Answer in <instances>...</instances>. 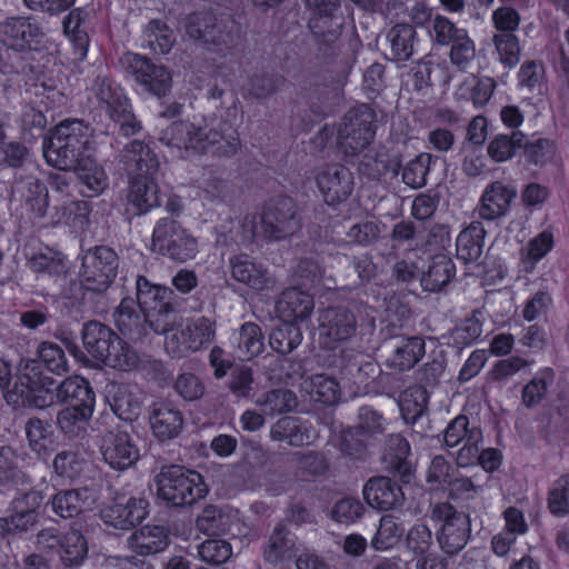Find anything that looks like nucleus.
<instances>
[{"label": "nucleus", "instance_id": "5", "mask_svg": "<svg viewBox=\"0 0 569 569\" xmlns=\"http://www.w3.org/2000/svg\"><path fill=\"white\" fill-rule=\"evenodd\" d=\"M154 481L157 496L174 507L191 505L208 492L200 473L179 466L162 468Z\"/></svg>", "mask_w": 569, "mask_h": 569}, {"label": "nucleus", "instance_id": "10", "mask_svg": "<svg viewBox=\"0 0 569 569\" xmlns=\"http://www.w3.org/2000/svg\"><path fill=\"white\" fill-rule=\"evenodd\" d=\"M432 513L437 522V538L441 549L449 555L462 550L471 533L469 516L448 503L436 506Z\"/></svg>", "mask_w": 569, "mask_h": 569}, {"label": "nucleus", "instance_id": "32", "mask_svg": "<svg viewBox=\"0 0 569 569\" xmlns=\"http://www.w3.org/2000/svg\"><path fill=\"white\" fill-rule=\"evenodd\" d=\"M129 546L140 555L157 553L167 548L168 536L162 527L146 526L131 535Z\"/></svg>", "mask_w": 569, "mask_h": 569}, {"label": "nucleus", "instance_id": "4", "mask_svg": "<svg viewBox=\"0 0 569 569\" xmlns=\"http://www.w3.org/2000/svg\"><path fill=\"white\" fill-rule=\"evenodd\" d=\"M159 141L167 147L192 150L196 153L212 152L218 156L234 154L239 140L232 137L226 140L223 136L212 129L196 127L188 121H173L167 128L160 130Z\"/></svg>", "mask_w": 569, "mask_h": 569}, {"label": "nucleus", "instance_id": "39", "mask_svg": "<svg viewBox=\"0 0 569 569\" xmlns=\"http://www.w3.org/2000/svg\"><path fill=\"white\" fill-rule=\"evenodd\" d=\"M301 387L316 401L333 405L341 399L339 383L325 375H316L306 379Z\"/></svg>", "mask_w": 569, "mask_h": 569}, {"label": "nucleus", "instance_id": "2", "mask_svg": "<svg viewBox=\"0 0 569 569\" xmlns=\"http://www.w3.org/2000/svg\"><path fill=\"white\" fill-rule=\"evenodd\" d=\"M93 130L79 119H66L43 139L47 162L61 171H73L78 178H97L99 167L91 156Z\"/></svg>", "mask_w": 569, "mask_h": 569}, {"label": "nucleus", "instance_id": "12", "mask_svg": "<svg viewBox=\"0 0 569 569\" xmlns=\"http://www.w3.org/2000/svg\"><path fill=\"white\" fill-rule=\"evenodd\" d=\"M216 335L213 322L206 317L181 321L180 331L168 336L166 351L172 357H183L210 343Z\"/></svg>", "mask_w": 569, "mask_h": 569}, {"label": "nucleus", "instance_id": "16", "mask_svg": "<svg viewBox=\"0 0 569 569\" xmlns=\"http://www.w3.org/2000/svg\"><path fill=\"white\" fill-rule=\"evenodd\" d=\"M46 495L43 490L32 489L12 500V515L0 519V536L21 533L37 522V509Z\"/></svg>", "mask_w": 569, "mask_h": 569}, {"label": "nucleus", "instance_id": "36", "mask_svg": "<svg viewBox=\"0 0 569 569\" xmlns=\"http://www.w3.org/2000/svg\"><path fill=\"white\" fill-rule=\"evenodd\" d=\"M171 295L170 289L152 284L143 277L137 280V302L144 315L164 308L170 303Z\"/></svg>", "mask_w": 569, "mask_h": 569}, {"label": "nucleus", "instance_id": "43", "mask_svg": "<svg viewBox=\"0 0 569 569\" xmlns=\"http://www.w3.org/2000/svg\"><path fill=\"white\" fill-rule=\"evenodd\" d=\"M18 457L9 447L0 449V485L20 489L29 483V478L17 468Z\"/></svg>", "mask_w": 569, "mask_h": 569}, {"label": "nucleus", "instance_id": "40", "mask_svg": "<svg viewBox=\"0 0 569 569\" xmlns=\"http://www.w3.org/2000/svg\"><path fill=\"white\" fill-rule=\"evenodd\" d=\"M402 527L392 516L380 518L379 527L371 538L370 546L373 550L386 552L392 550L401 540Z\"/></svg>", "mask_w": 569, "mask_h": 569}, {"label": "nucleus", "instance_id": "19", "mask_svg": "<svg viewBox=\"0 0 569 569\" xmlns=\"http://www.w3.org/2000/svg\"><path fill=\"white\" fill-rule=\"evenodd\" d=\"M319 339L326 348L348 339L355 332V318L345 309H327L319 316Z\"/></svg>", "mask_w": 569, "mask_h": 569}, {"label": "nucleus", "instance_id": "42", "mask_svg": "<svg viewBox=\"0 0 569 569\" xmlns=\"http://www.w3.org/2000/svg\"><path fill=\"white\" fill-rule=\"evenodd\" d=\"M428 402L427 391L421 387H411L399 396L398 406L403 420L415 422L425 412Z\"/></svg>", "mask_w": 569, "mask_h": 569}, {"label": "nucleus", "instance_id": "60", "mask_svg": "<svg viewBox=\"0 0 569 569\" xmlns=\"http://www.w3.org/2000/svg\"><path fill=\"white\" fill-rule=\"evenodd\" d=\"M548 507L557 516L569 515V475L558 479L549 492Z\"/></svg>", "mask_w": 569, "mask_h": 569}, {"label": "nucleus", "instance_id": "46", "mask_svg": "<svg viewBox=\"0 0 569 569\" xmlns=\"http://www.w3.org/2000/svg\"><path fill=\"white\" fill-rule=\"evenodd\" d=\"M526 137L522 132L516 131L511 136L498 134L488 146V154L497 162L511 158L516 151L522 148Z\"/></svg>", "mask_w": 569, "mask_h": 569}, {"label": "nucleus", "instance_id": "51", "mask_svg": "<svg viewBox=\"0 0 569 569\" xmlns=\"http://www.w3.org/2000/svg\"><path fill=\"white\" fill-rule=\"evenodd\" d=\"M343 17L338 11L320 12L310 19L309 28L315 38L340 37Z\"/></svg>", "mask_w": 569, "mask_h": 569}, {"label": "nucleus", "instance_id": "45", "mask_svg": "<svg viewBox=\"0 0 569 569\" xmlns=\"http://www.w3.org/2000/svg\"><path fill=\"white\" fill-rule=\"evenodd\" d=\"M283 79L268 72H258L250 77L244 90L246 94L256 99L264 100L274 94Z\"/></svg>", "mask_w": 569, "mask_h": 569}, {"label": "nucleus", "instance_id": "31", "mask_svg": "<svg viewBox=\"0 0 569 569\" xmlns=\"http://www.w3.org/2000/svg\"><path fill=\"white\" fill-rule=\"evenodd\" d=\"M485 233L480 223H472L462 230L456 240L458 259L465 262L477 261L483 251Z\"/></svg>", "mask_w": 569, "mask_h": 569}, {"label": "nucleus", "instance_id": "27", "mask_svg": "<svg viewBox=\"0 0 569 569\" xmlns=\"http://www.w3.org/2000/svg\"><path fill=\"white\" fill-rule=\"evenodd\" d=\"M161 189L157 180H132L128 194V211L142 214L160 204Z\"/></svg>", "mask_w": 569, "mask_h": 569}, {"label": "nucleus", "instance_id": "48", "mask_svg": "<svg viewBox=\"0 0 569 569\" xmlns=\"http://www.w3.org/2000/svg\"><path fill=\"white\" fill-rule=\"evenodd\" d=\"M144 318L156 332L164 335L166 338L172 332L180 331V318L173 311L170 303L166 305L164 308H159L144 315ZM166 341L167 339H164Z\"/></svg>", "mask_w": 569, "mask_h": 569}, {"label": "nucleus", "instance_id": "38", "mask_svg": "<svg viewBox=\"0 0 569 569\" xmlns=\"http://www.w3.org/2000/svg\"><path fill=\"white\" fill-rule=\"evenodd\" d=\"M456 273L455 263L447 256H437L421 278L425 290L433 292L449 283Z\"/></svg>", "mask_w": 569, "mask_h": 569}, {"label": "nucleus", "instance_id": "54", "mask_svg": "<svg viewBox=\"0 0 569 569\" xmlns=\"http://www.w3.org/2000/svg\"><path fill=\"white\" fill-rule=\"evenodd\" d=\"M293 541L284 532L283 528H276L270 537L269 545L264 549V558L271 563L290 559L292 557Z\"/></svg>", "mask_w": 569, "mask_h": 569}, {"label": "nucleus", "instance_id": "33", "mask_svg": "<svg viewBox=\"0 0 569 569\" xmlns=\"http://www.w3.org/2000/svg\"><path fill=\"white\" fill-rule=\"evenodd\" d=\"M26 437L29 448L38 457H47L56 448V439L52 427L40 419H30L26 423Z\"/></svg>", "mask_w": 569, "mask_h": 569}, {"label": "nucleus", "instance_id": "61", "mask_svg": "<svg viewBox=\"0 0 569 569\" xmlns=\"http://www.w3.org/2000/svg\"><path fill=\"white\" fill-rule=\"evenodd\" d=\"M363 510V506L359 500L345 498L335 503L330 516L338 523L351 525L361 518Z\"/></svg>", "mask_w": 569, "mask_h": 569}, {"label": "nucleus", "instance_id": "30", "mask_svg": "<svg viewBox=\"0 0 569 569\" xmlns=\"http://www.w3.org/2000/svg\"><path fill=\"white\" fill-rule=\"evenodd\" d=\"M555 246V232L547 228L529 240L520 251V267L525 272H532L537 263L545 258Z\"/></svg>", "mask_w": 569, "mask_h": 569}, {"label": "nucleus", "instance_id": "49", "mask_svg": "<svg viewBox=\"0 0 569 569\" xmlns=\"http://www.w3.org/2000/svg\"><path fill=\"white\" fill-rule=\"evenodd\" d=\"M144 36L150 48L161 54L169 52L174 41L172 30L159 19H153L147 24Z\"/></svg>", "mask_w": 569, "mask_h": 569}, {"label": "nucleus", "instance_id": "1", "mask_svg": "<svg viewBox=\"0 0 569 569\" xmlns=\"http://www.w3.org/2000/svg\"><path fill=\"white\" fill-rule=\"evenodd\" d=\"M8 405L14 408H47L59 401L67 406L94 407L96 396L88 380L80 376H71L59 386L53 379L44 376L38 362L23 359L19 363L13 387L4 393Z\"/></svg>", "mask_w": 569, "mask_h": 569}, {"label": "nucleus", "instance_id": "34", "mask_svg": "<svg viewBox=\"0 0 569 569\" xmlns=\"http://www.w3.org/2000/svg\"><path fill=\"white\" fill-rule=\"evenodd\" d=\"M270 437L274 441H283L290 446H303L310 443L313 435L297 419L286 417L272 426Z\"/></svg>", "mask_w": 569, "mask_h": 569}, {"label": "nucleus", "instance_id": "7", "mask_svg": "<svg viewBox=\"0 0 569 569\" xmlns=\"http://www.w3.org/2000/svg\"><path fill=\"white\" fill-rule=\"evenodd\" d=\"M243 228L252 237L280 240L298 231L300 222L295 203L290 199H283L269 207L262 216L247 218Z\"/></svg>", "mask_w": 569, "mask_h": 569}, {"label": "nucleus", "instance_id": "9", "mask_svg": "<svg viewBox=\"0 0 569 569\" xmlns=\"http://www.w3.org/2000/svg\"><path fill=\"white\" fill-rule=\"evenodd\" d=\"M233 23L218 20L211 13H192L184 23L186 33L208 46L209 50L224 54L237 42Z\"/></svg>", "mask_w": 569, "mask_h": 569}, {"label": "nucleus", "instance_id": "37", "mask_svg": "<svg viewBox=\"0 0 569 569\" xmlns=\"http://www.w3.org/2000/svg\"><path fill=\"white\" fill-rule=\"evenodd\" d=\"M443 163L445 160L440 157H433L430 153L422 152L407 162L405 167H402L401 161L397 159L391 160L389 166L391 172L396 176L402 172V178H426L428 173L435 174L436 168H441Z\"/></svg>", "mask_w": 569, "mask_h": 569}, {"label": "nucleus", "instance_id": "53", "mask_svg": "<svg viewBox=\"0 0 569 569\" xmlns=\"http://www.w3.org/2000/svg\"><path fill=\"white\" fill-rule=\"evenodd\" d=\"M264 413L273 415L290 411L297 407V398L290 390L279 389L268 392L263 399H258Z\"/></svg>", "mask_w": 569, "mask_h": 569}, {"label": "nucleus", "instance_id": "50", "mask_svg": "<svg viewBox=\"0 0 569 569\" xmlns=\"http://www.w3.org/2000/svg\"><path fill=\"white\" fill-rule=\"evenodd\" d=\"M555 379V373L551 369L540 370L522 390V403L527 408L537 406L545 397L548 387Z\"/></svg>", "mask_w": 569, "mask_h": 569}, {"label": "nucleus", "instance_id": "13", "mask_svg": "<svg viewBox=\"0 0 569 569\" xmlns=\"http://www.w3.org/2000/svg\"><path fill=\"white\" fill-rule=\"evenodd\" d=\"M46 33L31 17H9L0 22V42L16 52L37 50Z\"/></svg>", "mask_w": 569, "mask_h": 569}, {"label": "nucleus", "instance_id": "8", "mask_svg": "<svg viewBox=\"0 0 569 569\" xmlns=\"http://www.w3.org/2000/svg\"><path fill=\"white\" fill-rule=\"evenodd\" d=\"M152 250L171 260L189 261L198 254V239L171 219H161L152 232Z\"/></svg>", "mask_w": 569, "mask_h": 569}, {"label": "nucleus", "instance_id": "29", "mask_svg": "<svg viewBox=\"0 0 569 569\" xmlns=\"http://www.w3.org/2000/svg\"><path fill=\"white\" fill-rule=\"evenodd\" d=\"M234 356L240 360H251L259 356L264 348L263 335L258 325L243 323L231 337Z\"/></svg>", "mask_w": 569, "mask_h": 569}, {"label": "nucleus", "instance_id": "6", "mask_svg": "<svg viewBox=\"0 0 569 569\" xmlns=\"http://www.w3.org/2000/svg\"><path fill=\"white\" fill-rule=\"evenodd\" d=\"M376 112L368 104L349 110L342 118L338 132L337 144L347 156L363 151L376 134Z\"/></svg>", "mask_w": 569, "mask_h": 569}, {"label": "nucleus", "instance_id": "55", "mask_svg": "<svg viewBox=\"0 0 569 569\" xmlns=\"http://www.w3.org/2000/svg\"><path fill=\"white\" fill-rule=\"evenodd\" d=\"M523 157L527 162L535 166H545L552 161L556 156V147L551 140L538 139L529 142L527 139L522 142Z\"/></svg>", "mask_w": 569, "mask_h": 569}, {"label": "nucleus", "instance_id": "56", "mask_svg": "<svg viewBox=\"0 0 569 569\" xmlns=\"http://www.w3.org/2000/svg\"><path fill=\"white\" fill-rule=\"evenodd\" d=\"M84 460L71 451L59 452L52 462L54 473L66 480L78 478L84 469Z\"/></svg>", "mask_w": 569, "mask_h": 569}, {"label": "nucleus", "instance_id": "41", "mask_svg": "<svg viewBox=\"0 0 569 569\" xmlns=\"http://www.w3.org/2000/svg\"><path fill=\"white\" fill-rule=\"evenodd\" d=\"M106 111L110 119L119 124L120 132L124 137L133 136L142 128L140 121L136 119L129 100L124 94L116 98L114 104H110Z\"/></svg>", "mask_w": 569, "mask_h": 569}, {"label": "nucleus", "instance_id": "22", "mask_svg": "<svg viewBox=\"0 0 569 569\" xmlns=\"http://www.w3.org/2000/svg\"><path fill=\"white\" fill-rule=\"evenodd\" d=\"M197 528L204 535L228 533L236 537L241 533L238 511L230 508L206 507L197 517Z\"/></svg>", "mask_w": 569, "mask_h": 569}, {"label": "nucleus", "instance_id": "15", "mask_svg": "<svg viewBox=\"0 0 569 569\" xmlns=\"http://www.w3.org/2000/svg\"><path fill=\"white\" fill-rule=\"evenodd\" d=\"M100 451L110 468L117 471L127 470L139 461L140 451L127 431L112 429L102 437Z\"/></svg>", "mask_w": 569, "mask_h": 569}, {"label": "nucleus", "instance_id": "25", "mask_svg": "<svg viewBox=\"0 0 569 569\" xmlns=\"http://www.w3.org/2000/svg\"><path fill=\"white\" fill-rule=\"evenodd\" d=\"M312 309V298L296 288L284 291L277 302V313L281 321L298 323L308 319Z\"/></svg>", "mask_w": 569, "mask_h": 569}, {"label": "nucleus", "instance_id": "24", "mask_svg": "<svg viewBox=\"0 0 569 569\" xmlns=\"http://www.w3.org/2000/svg\"><path fill=\"white\" fill-rule=\"evenodd\" d=\"M97 501L93 490L83 488L79 490H64L58 492L52 501V510L61 518H72L80 512L91 510Z\"/></svg>", "mask_w": 569, "mask_h": 569}, {"label": "nucleus", "instance_id": "44", "mask_svg": "<svg viewBox=\"0 0 569 569\" xmlns=\"http://www.w3.org/2000/svg\"><path fill=\"white\" fill-rule=\"evenodd\" d=\"M425 343L418 337L407 338L400 341L391 358V363L399 370L412 368L423 356Z\"/></svg>", "mask_w": 569, "mask_h": 569}, {"label": "nucleus", "instance_id": "21", "mask_svg": "<svg viewBox=\"0 0 569 569\" xmlns=\"http://www.w3.org/2000/svg\"><path fill=\"white\" fill-rule=\"evenodd\" d=\"M120 157L128 178H153L158 172L159 161L143 141H131L124 147Z\"/></svg>", "mask_w": 569, "mask_h": 569}, {"label": "nucleus", "instance_id": "20", "mask_svg": "<svg viewBox=\"0 0 569 569\" xmlns=\"http://www.w3.org/2000/svg\"><path fill=\"white\" fill-rule=\"evenodd\" d=\"M230 267L232 278L244 284L252 293H263L276 288V281L267 270L246 256L231 259Z\"/></svg>", "mask_w": 569, "mask_h": 569}, {"label": "nucleus", "instance_id": "18", "mask_svg": "<svg viewBox=\"0 0 569 569\" xmlns=\"http://www.w3.org/2000/svg\"><path fill=\"white\" fill-rule=\"evenodd\" d=\"M106 399L112 411L124 421H133L142 412L143 399L140 390L131 385L109 382L104 389Z\"/></svg>", "mask_w": 569, "mask_h": 569}, {"label": "nucleus", "instance_id": "11", "mask_svg": "<svg viewBox=\"0 0 569 569\" xmlns=\"http://www.w3.org/2000/svg\"><path fill=\"white\" fill-rule=\"evenodd\" d=\"M119 63L129 76L133 77L150 93L160 98L170 92L172 77L166 67L156 64L151 59L132 52L123 53Z\"/></svg>", "mask_w": 569, "mask_h": 569}, {"label": "nucleus", "instance_id": "52", "mask_svg": "<svg viewBox=\"0 0 569 569\" xmlns=\"http://www.w3.org/2000/svg\"><path fill=\"white\" fill-rule=\"evenodd\" d=\"M94 411L90 406H67L58 413L57 422L61 430L67 433L76 432L82 425L87 423Z\"/></svg>", "mask_w": 569, "mask_h": 569}, {"label": "nucleus", "instance_id": "3", "mask_svg": "<svg viewBox=\"0 0 569 569\" xmlns=\"http://www.w3.org/2000/svg\"><path fill=\"white\" fill-rule=\"evenodd\" d=\"M82 341L96 366H106L121 372L139 368L140 358L137 352L100 322H89L83 327Z\"/></svg>", "mask_w": 569, "mask_h": 569}, {"label": "nucleus", "instance_id": "26", "mask_svg": "<svg viewBox=\"0 0 569 569\" xmlns=\"http://www.w3.org/2000/svg\"><path fill=\"white\" fill-rule=\"evenodd\" d=\"M149 420L153 435L160 440L178 436L183 425L181 412L166 402L153 405Z\"/></svg>", "mask_w": 569, "mask_h": 569}, {"label": "nucleus", "instance_id": "28", "mask_svg": "<svg viewBox=\"0 0 569 569\" xmlns=\"http://www.w3.org/2000/svg\"><path fill=\"white\" fill-rule=\"evenodd\" d=\"M515 197L516 192L512 188L502 184L501 181L492 182L481 198L480 217L487 220L502 217Z\"/></svg>", "mask_w": 569, "mask_h": 569}, {"label": "nucleus", "instance_id": "64", "mask_svg": "<svg viewBox=\"0 0 569 569\" xmlns=\"http://www.w3.org/2000/svg\"><path fill=\"white\" fill-rule=\"evenodd\" d=\"M500 60L508 67L519 62L520 47L517 37L511 32L496 34L493 38Z\"/></svg>", "mask_w": 569, "mask_h": 569}, {"label": "nucleus", "instance_id": "47", "mask_svg": "<svg viewBox=\"0 0 569 569\" xmlns=\"http://www.w3.org/2000/svg\"><path fill=\"white\" fill-rule=\"evenodd\" d=\"M302 340L300 329L295 322L282 321L270 335V346L280 353L292 351Z\"/></svg>", "mask_w": 569, "mask_h": 569}, {"label": "nucleus", "instance_id": "23", "mask_svg": "<svg viewBox=\"0 0 569 569\" xmlns=\"http://www.w3.org/2000/svg\"><path fill=\"white\" fill-rule=\"evenodd\" d=\"M362 495L368 506L380 511L397 508L405 499L401 488L386 477L368 480L363 486Z\"/></svg>", "mask_w": 569, "mask_h": 569}, {"label": "nucleus", "instance_id": "63", "mask_svg": "<svg viewBox=\"0 0 569 569\" xmlns=\"http://www.w3.org/2000/svg\"><path fill=\"white\" fill-rule=\"evenodd\" d=\"M232 555V547L226 540L209 539L199 546V556L206 562L220 565Z\"/></svg>", "mask_w": 569, "mask_h": 569}, {"label": "nucleus", "instance_id": "58", "mask_svg": "<svg viewBox=\"0 0 569 569\" xmlns=\"http://www.w3.org/2000/svg\"><path fill=\"white\" fill-rule=\"evenodd\" d=\"M435 548L431 530L423 523L411 527L406 536V549L411 558Z\"/></svg>", "mask_w": 569, "mask_h": 569}, {"label": "nucleus", "instance_id": "57", "mask_svg": "<svg viewBox=\"0 0 569 569\" xmlns=\"http://www.w3.org/2000/svg\"><path fill=\"white\" fill-rule=\"evenodd\" d=\"M61 559L70 566L82 562L87 553V542L82 535L72 530L61 540Z\"/></svg>", "mask_w": 569, "mask_h": 569}, {"label": "nucleus", "instance_id": "62", "mask_svg": "<svg viewBox=\"0 0 569 569\" xmlns=\"http://www.w3.org/2000/svg\"><path fill=\"white\" fill-rule=\"evenodd\" d=\"M478 312L451 332V339L458 348L473 343L482 333V323Z\"/></svg>", "mask_w": 569, "mask_h": 569}, {"label": "nucleus", "instance_id": "17", "mask_svg": "<svg viewBox=\"0 0 569 569\" xmlns=\"http://www.w3.org/2000/svg\"><path fill=\"white\" fill-rule=\"evenodd\" d=\"M148 515V501L142 497L118 495L112 502L101 510L104 523L128 530L141 522Z\"/></svg>", "mask_w": 569, "mask_h": 569}, {"label": "nucleus", "instance_id": "14", "mask_svg": "<svg viewBox=\"0 0 569 569\" xmlns=\"http://www.w3.org/2000/svg\"><path fill=\"white\" fill-rule=\"evenodd\" d=\"M117 254L107 247H96L87 252L80 272L81 283L91 291L106 290L116 277Z\"/></svg>", "mask_w": 569, "mask_h": 569}, {"label": "nucleus", "instance_id": "35", "mask_svg": "<svg viewBox=\"0 0 569 569\" xmlns=\"http://www.w3.org/2000/svg\"><path fill=\"white\" fill-rule=\"evenodd\" d=\"M416 34L415 27L409 23H398L388 31L392 60L407 61L411 58Z\"/></svg>", "mask_w": 569, "mask_h": 569}, {"label": "nucleus", "instance_id": "59", "mask_svg": "<svg viewBox=\"0 0 569 569\" xmlns=\"http://www.w3.org/2000/svg\"><path fill=\"white\" fill-rule=\"evenodd\" d=\"M38 356L46 368L56 375L68 371V361L61 347L52 342H42L38 348Z\"/></svg>", "mask_w": 569, "mask_h": 569}]
</instances>
